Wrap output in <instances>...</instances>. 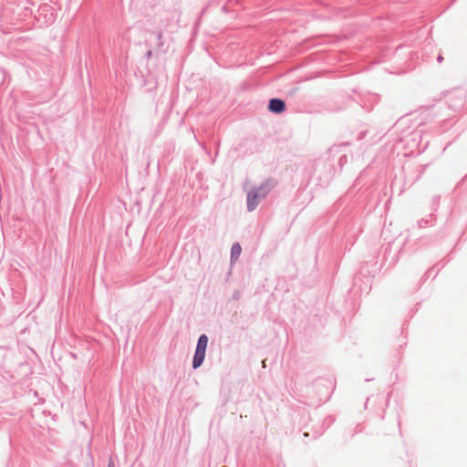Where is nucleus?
I'll return each mask as SVG.
<instances>
[{"label":"nucleus","mask_w":467,"mask_h":467,"mask_svg":"<svg viewBox=\"0 0 467 467\" xmlns=\"http://www.w3.org/2000/svg\"><path fill=\"white\" fill-rule=\"evenodd\" d=\"M241 252H242L241 245L238 243L234 244L233 246H232V249H231V258H232V260L233 261L237 260L238 257L241 254Z\"/></svg>","instance_id":"20e7f679"},{"label":"nucleus","mask_w":467,"mask_h":467,"mask_svg":"<svg viewBox=\"0 0 467 467\" xmlns=\"http://www.w3.org/2000/svg\"><path fill=\"white\" fill-rule=\"evenodd\" d=\"M207 344H208L207 336L202 335L198 339L195 355H194L193 361H192L193 368H197L202 364L204 358H205V351H206Z\"/></svg>","instance_id":"f257e3e1"},{"label":"nucleus","mask_w":467,"mask_h":467,"mask_svg":"<svg viewBox=\"0 0 467 467\" xmlns=\"http://www.w3.org/2000/svg\"><path fill=\"white\" fill-rule=\"evenodd\" d=\"M108 467H114L113 462H109V463Z\"/></svg>","instance_id":"39448f33"},{"label":"nucleus","mask_w":467,"mask_h":467,"mask_svg":"<svg viewBox=\"0 0 467 467\" xmlns=\"http://www.w3.org/2000/svg\"><path fill=\"white\" fill-rule=\"evenodd\" d=\"M268 109L270 111H272L274 113H282L285 109V104L282 99H272L269 101Z\"/></svg>","instance_id":"7ed1b4c3"},{"label":"nucleus","mask_w":467,"mask_h":467,"mask_svg":"<svg viewBox=\"0 0 467 467\" xmlns=\"http://www.w3.org/2000/svg\"><path fill=\"white\" fill-rule=\"evenodd\" d=\"M266 195V191L264 187L254 188L248 192L247 193V208L249 211H254L259 201Z\"/></svg>","instance_id":"f03ea898"}]
</instances>
